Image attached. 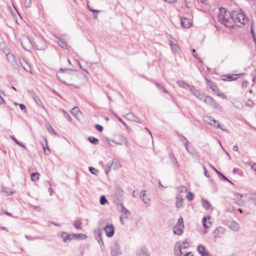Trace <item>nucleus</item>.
<instances>
[{
	"label": "nucleus",
	"mask_w": 256,
	"mask_h": 256,
	"mask_svg": "<svg viewBox=\"0 0 256 256\" xmlns=\"http://www.w3.org/2000/svg\"><path fill=\"white\" fill-rule=\"evenodd\" d=\"M218 18L219 22L228 28H232L234 24L241 27L246 22L245 16L241 10L230 12L223 8H219Z\"/></svg>",
	"instance_id": "f257e3e1"
},
{
	"label": "nucleus",
	"mask_w": 256,
	"mask_h": 256,
	"mask_svg": "<svg viewBox=\"0 0 256 256\" xmlns=\"http://www.w3.org/2000/svg\"><path fill=\"white\" fill-rule=\"evenodd\" d=\"M57 77L61 82L67 85L74 86L76 88L79 87L78 86L70 82H76L78 78V74L76 71L68 68H60L57 74Z\"/></svg>",
	"instance_id": "f03ea898"
},
{
	"label": "nucleus",
	"mask_w": 256,
	"mask_h": 256,
	"mask_svg": "<svg viewBox=\"0 0 256 256\" xmlns=\"http://www.w3.org/2000/svg\"><path fill=\"white\" fill-rule=\"evenodd\" d=\"M190 246V244L187 240L184 242H177L174 247V254L176 256H180L184 252V250Z\"/></svg>",
	"instance_id": "7ed1b4c3"
},
{
	"label": "nucleus",
	"mask_w": 256,
	"mask_h": 256,
	"mask_svg": "<svg viewBox=\"0 0 256 256\" xmlns=\"http://www.w3.org/2000/svg\"><path fill=\"white\" fill-rule=\"evenodd\" d=\"M184 228V220L182 218H180L178 219L176 224L173 228L174 233L176 235L180 236L183 233Z\"/></svg>",
	"instance_id": "20e7f679"
},
{
	"label": "nucleus",
	"mask_w": 256,
	"mask_h": 256,
	"mask_svg": "<svg viewBox=\"0 0 256 256\" xmlns=\"http://www.w3.org/2000/svg\"><path fill=\"white\" fill-rule=\"evenodd\" d=\"M110 250L112 256H117L122 254L120 246L117 241H114L111 243Z\"/></svg>",
	"instance_id": "39448f33"
},
{
	"label": "nucleus",
	"mask_w": 256,
	"mask_h": 256,
	"mask_svg": "<svg viewBox=\"0 0 256 256\" xmlns=\"http://www.w3.org/2000/svg\"><path fill=\"white\" fill-rule=\"evenodd\" d=\"M20 42L21 46L26 50H29L32 46V42L28 36H22L20 38Z\"/></svg>",
	"instance_id": "423d86ee"
},
{
	"label": "nucleus",
	"mask_w": 256,
	"mask_h": 256,
	"mask_svg": "<svg viewBox=\"0 0 256 256\" xmlns=\"http://www.w3.org/2000/svg\"><path fill=\"white\" fill-rule=\"evenodd\" d=\"M194 4L198 10H202L208 5L207 0H194Z\"/></svg>",
	"instance_id": "0eeeda50"
},
{
	"label": "nucleus",
	"mask_w": 256,
	"mask_h": 256,
	"mask_svg": "<svg viewBox=\"0 0 256 256\" xmlns=\"http://www.w3.org/2000/svg\"><path fill=\"white\" fill-rule=\"evenodd\" d=\"M190 92L192 94L194 95L201 100H203V98H204V96H205L204 92L196 90L194 86L190 88Z\"/></svg>",
	"instance_id": "6e6552de"
},
{
	"label": "nucleus",
	"mask_w": 256,
	"mask_h": 256,
	"mask_svg": "<svg viewBox=\"0 0 256 256\" xmlns=\"http://www.w3.org/2000/svg\"><path fill=\"white\" fill-rule=\"evenodd\" d=\"M104 230L108 237H112L114 232V228L112 224H109L106 225L104 228Z\"/></svg>",
	"instance_id": "1a4fd4ad"
},
{
	"label": "nucleus",
	"mask_w": 256,
	"mask_h": 256,
	"mask_svg": "<svg viewBox=\"0 0 256 256\" xmlns=\"http://www.w3.org/2000/svg\"><path fill=\"white\" fill-rule=\"evenodd\" d=\"M224 228L222 226H219L216 228L214 232V240H216L217 238L222 237L224 234Z\"/></svg>",
	"instance_id": "9d476101"
},
{
	"label": "nucleus",
	"mask_w": 256,
	"mask_h": 256,
	"mask_svg": "<svg viewBox=\"0 0 256 256\" xmlns=\"http://www.w3.org/2000/svg\"><path fill=\"white\" fill-rule=\"evenodd\" d=\"M6 56L8 60L11 63L13 67L14 68H17L18 66V64L15 60V57L14 55L12 54L10 52L6 54Z\"/></svg>",
	"instance_id": "9b49d317"
},
{
	"label": "nucleus",
	"mask_w": 256,
	"mask_h": 256,
	"mask_svg": "<svg viewBox=\"0 0 256 256\" xmlns=\"http://www.w3.org/2000/svg\"><path fill=\"white\" fill-rule=\"evenodd\" d=\"M197 250L201 256H210L206 250V248L202 244H199L197 247Z\"/></svg>",
	"instance_id": "f8f14e48"
},
{
	"label": "nucleus",
	"mask_w": 256,
	"mask_h": 256,
	"mask_svg": "<svg viewBox=\"0 0 256 256\" xmlns=\"http://www.w3.org/2000/svg\"><path fill=\"white\" fill-rule=\"evenodd\" d=\"M170 45L174 53L178 52L180 50V47L176 40L170 42Z\"/></svg>",
	"instance_id": "ddd939ff"
},
{
	"label": "nucleus",
	"mask_w": 256,
	"mask_h": 256,
	"mask_svg": "<svg viewBox=\"0 0 256 256\" xmlns=\"http://www.w3.org/2000/svg\"><path fill=\"white\" fill-rule=\"evenodd\" d=\"M204 121L208 124H209L216 126V124L218 122L216 120H214L212 117L210 116H206L204 117Z\"/></svg>",
	"instance_id": "4468645a"
},
{
	"label": "nucleus",
	"mask_w": 256,
	"mask_h": 256,
	"mask_svg": "<svg viewBox=\"0 0 256 256\" xmlns=\"http://www.w3.org/2000/svg\"><path fill=\"white\" fill-rule=\"evenodd\" d=\"M138 256H150V254L146 248H140L137 251Z\"/></svg>",
	"instance_id": "2eb2a0df"
},
{
	"label": "nucleus",
	"mask_w": 256,
	"mask_h": 256,
	"mask_svg": "<svg viewBox=\"0 0 256 256\" xmlns=\"http://www.w3.org/2000/svg\"><path fill=\"white\" fill-rule=\"evenodd\" d=\"M60 236L64 242H68L72 239L71 236L66 232H62Z\"/></svg>",
	"instance_id": "dca6fc26"
},
{
	"label": "nucleus",
	"mask_w": 256,
	"mask_h": 256,
	"mask_svg": "<svg viewBox=\"0 0 256 256\" xmlns=\"http://www.w3.org/2000/svg\"><path fill=\"white\" fill-rule=\"evenodd\" d=\"M182 26L184 28H188L190 26V20L187 18H181Z\"/></svg>",
	"instance_id": "f3484780"
},
{
	"label": "nucleus",
	"mask_w": 256,
	"mask_h": 256,
	"mask_svg": "<svg viewBox=\"0 0 256 256\" xmlns=\"http://www.w3.org/2000/svg\"><path fill=\"white\" fill-rule=\"evenodd\" d=\"M176 206L177 208H182V202L184 201V198L180 196V194H178L176 196Z\"/></svg>",
	"instance_id": "a211bd4d"
},
{
	"label": "nucleus",
	"mask_w": 256,
	"mask_h": 256,
	"mask_svg": "<svg viewBox=\"0 0 256 256\" xmlns=\"http://www.w3.org/2000/svg\"><path fill=\"white\" fill-rule=\"evenodd\" d=\"M20 62L24 69L26 71L28 72L30 70V68L28 64L24 59H20Z\"/></svg>",
	"instance_id": "6ab92c4d"
},
{
	"label": "nucleus",
	"mask_w": 256,
	"mask_h": 256,
	"mask_svg": "<svg viewBox=\"0 0 256 256\" xmlns=\"http://www.w3.org/2000/svg\"><path fill=\"white\" fill-rule=\"evenodd\" d=\"M203 100L206 104L210 106L213 105V103L214 101L212 97L208 96H204V98H203Z\"/></svg>",
	"instance_id": "aec40b11"
},
{
	"label": "nucleus",
	"mask_w": 256,
	"mask_h": 256,
	"mask_svg": "<svg viewBox=\"0 0 256 256\" xmlns=\"http://www.w3.org/2000/svg\"><path fill=\"white\" fill-rule=\"evenodd\" d=\"M178 84L180 87L185 88V89H189L190 90V88L193 87V86H190L188 84H186L184 80H178L177 81Z\"/></svg>",
	"instance_id": "412c9836"
},
{
	"label": "nucleus",
	"mask_w": 256,
	"mask_h": 256,
	"mask_svg": "<svg viewBox=\"0 0 256 256\" xmlns=\"http://www.w3.org/2000/svg\"><path fill=\"white\" fill-rule=\"evenodd\" d=\"M36 46L38 50H43L46 48V44L44 41L40 40V42H36Z\"/></svg>",
	"instance_id": "4be33fe9"
},
{
	"label": "nucleus",
	"mask_w": 256,
	"mask_h": 256,
	"mask_svg": "<svg viewBox=\"0 0 256 256\" xmlns=\"http://www.w3.org/2000/svg\"><path fill=\"white\" fill-rule=\"evenodd\" d=\"M124 116L128 120L130 121H136V120H138V118L131 112L127 114Z\"/></svg>",
	"instance_id": "5701e85b"
},
{
	"label": "nucleus",
	"mask_w": 256,
	"mask_h": 256,
	"mask_svg": "<svg viewBox=\"0 0 256 256\" xmlns=\"http://www.w3.org/2000/svg\"><path fill=\"white\" fill-rule=\"evenodd\" d=\"M207 218L210 220V216H208V218L204 217L202 219V224H203V226L205 228H208L210 227V226L212 225L211 222H207Z\"/></svg>",
	"instance_id": "b1692460"
},
{
	"label": "nucleus",
	"mask_w": 256,
	"mask_h": 256,
	"mask_svg": "<svg viewBox=\"0 0 256 256\" xmlns=\"http://www.w3.org/2000/svg\"><path fill=\"white\" fill-rule=\"evenodd\" d=\"M230 228L232 230L235 232H238L240 229L239 224L235 222H232L230 224Z\"/></svg>",
	"instance_id": "393cba45"
},
{
	"label": "nucleus",
	"mask_w": 256,
	"mask_h": 256,
	"mask_svg": "<svg viewBox=\"0 0 256 256\" xmlns=\"http://www.w3.org/2000/svg\"><path fill=\"white\" fill-rule=\"evenodd\" d=\"M202 206L204 208L207 210H209L211 206L210 202L208 200L204 199H202Z\"/></svg>",
	"instance_id": "a878e982"
},
{
	"label": "nucleus",
	"mask_w": 256,
	"mask_h": 256,
	"mask_svg": "<svg viewBox=\"0 0 256 256\" xmlns=\"http://www.w3.org/2000/svg\"><path fill=\"white\" fill-rule=\"evenodd\" d=\"M118 208L120 209V210L125 214L126 215H130V211H128L126 208H124V206H123V204H120L118 207Z\"/></svg>",
	"instance_id": "bb28decb"
},
{
	"label": "nucleus",
	"mask_w": 256,
	"mask_h": 256,
	"mask_svg": "<svg viewBox=\"0 0 256 256\" xmlns=\"http://www.w3.org/2000/svg\"><path fill=\"white\" fill-rule=\"evenodd\" d=\"M178 136L180 137H182L184 139H185V142H184L185 148L188 152H190L189 148H188L189 142H188V140L186 139V138L185 136H184L180 134H178Z\"/></svg>",
	"instance_id": "cd10ccee"
},
{
	"label": "nucleus",
	"mask_w": 256,
	"mask_h": 256,
	"mask_svg": "<svg viewBox=\"0 0 256 256\" xmlns=\"http://www.w3.org/2000/svg\"><path fill=\"white\" fill-rule=\"evenodd\" d=\"M40 174L38 172H33L31 174V180L34 182H36L39 179Z\"/></svg>",
	"instance_id": "c85d7f7f"
},
{
	"label": "nucleus",
	"mask_w": 256,
	"mask_h": 256,
	"mask_svg": "<svg viewBox=\"0 0 256 256\" xmlns=\"http://www.w3.org/2000/svg\"><path fill=\"white\" fill-rule=\"evenodd\" d=\"M234 194L235 198L238 201V204H243V201L242 200L243 195L238 193H235Z\"/></svg>",
	"instance_id": "c756f323"
},
{
	"label": "nucleus",
	"mask_w": 256,
	"mask_h": 256,
	"mask_svg": "<svg viewBox=\"0 0 256 256\" xmlns=\"http://www.w3.org/2000/svg\"><path fill=\"white\" fill-rule=\"evenodd\" d=\"M88 139V140L92 144H94L97 145L99 143V140L98 138H96L94 136H89Z\"/></svg>",
	"instance_id": "7c9ffc66"
},
{
	"label": "nucleus",
	"mask_w": 256,
	"mask_h": 256,
	"mask_svg": "<svg viewBox=\"0 0 256 256\" xmlns=\"http://www.w3.org/2000/svg\"><path fill=\"white\" fill-rule=\"evenodd\" d=\"M34 100L38 106H42V107H44V106L42 105V102L38 96L36 95L34 96Z\"/></svg>",
	"instance_id": "2f4dec72"
},
{
	"label": "nucleus",
	"mask_w": 256,
	"mask_h": 256,
	"mask_svg": "<svg viewBox=\"0 0 256 256\" xmlns=\"http://www.w3.org/2000/svg\"><path fill=\"white\" fill-rule=\"evenodd\" d=\"M100 202L102 205H104L108 202V200L106 199L104 196H102L100 198Z\"/></svg>",
	"instance_id": "473e14b6"
},
{
	"label": "nucleus",
	"mask_w": 256,
	"mask_h": 256,
	"mask_svg": "<svg viewBox=\"0 0 256 256\" xmlns=\"http://www.w3.org/2000/svg\"><path fill=\"white\" fill-rule=\"evenodd\" d=\"M142 201L146 204V206H148L150 205V199L149 198L145 197L142 198Z\"/></svg>",
	"instance_id": "72a5a7b5"
},
{
	"label": "nucleus",
	"mask_w": 256,
	"mask_h": 256,
	"mask_svg": "<svg viewBox=\"0 0 256 256\" xmlns=\"http://www.w3.org/2000/svg\"><path fill=\"white\" fill-rule=\"evenodd\" d=\"M70 112L74 116H76L78 115V113L80 112V110L76 106L71 110Z\"/></svg>",
	"instance_id": "f704fd0d"
},
{
	"label": "nucleus",
	"mask_w": 256,
	"mask_h": 256,
	"mask_svg": "<svg viewBox=\"0 0 256 256\" xmlns=\"http://www.w3.org/2000/svg\"><path fill=\"white\" fill-rule=\"evenodd\" d=\"M58 44L62 48H66L67 44L64 40H60Z\"/></svg>",
	"instance_id": "c9c22d12"
},
{
	"label": "nucleus",
	"mask_w": 256,
	"mask_h": 256,
	"mask_svg": "<svg viewBox=\"0 0 256 256\" xmlns=\"http://www.w3.org/2000/svg\"><path fill=\"white\" fill-rule=\"evenodd\" d=\"M250 200H252V203L256 206V194H252L250 198Z\"/></svg>",
	"instance_id": "e433bc0d"
},
{
	"label": "nucleus",
	"mask_w": 256,
	"mask_h": 256,
	"mask_svg": "<svg viewBox=\"0 0 256 256\" xmlns=\"http://www.w3.org/2000/svg\"><path fill=\"white\" fill-rule=\"evenodd\" d=\"M73 236L77 238H82V239H84V238H85L86 236L84 234H74Z\"/></svg>",
	"instance_id": "4c0bfd02"
},
{
	"label": "nucleus",
	"mask_w": 256,
	"mask_h": 256,
	"mask_svg": "<svg viewBox=\"0 0 256 256\" xmlns=\"http://www.w3.org/2000/svg\"><path fill=\"white\" fill-rule=\"evenodd\" d=\"M62 112L64 113V114L65 116V118L69 121V122H72V118L70 116V114L66 112L65 110H62Z\"/></svg>",
	"instance_id": "58836bf2"
},
{
	"label": "nucleus",
	"mask_w": 256,
	"mask_h": 256,
	"mask_svg": "<svg viewBox=\"0 0 256 256\" xmlns=\"http://www.w3.org/2000/svg\"><path fill=\"white\" fill-rule=\"evenodd\" d=\"M74 227L76 228H81L80 225L81 222L80 220H76L74 222Z\"/></svg>",
	"instance_id": "ea45409f"
},
{
	"label": "nucleus",
	"mask_w": 256,
	"mask_h": 256,
	"mask_svg": "<svg viewBox=\"0 0 256 256\" xmlns=\"http://www.w3.org/2000/svg\"><path fill=\"white\" fill-rule=\"evenodd\" d=\"M10 137L18 145L22 146L24 148H26V146L24 144L20 142L14 136H11Z\"/></svg>",
	"instance_id": "a19ab883"
},
{
	"label": "nucleus",
	"mask_w": 256,
	"mask_h": 256,
	"mask_svg": "<svg viewBox=\"0 0 256 256\" xmlns=\"http://www.w3.org/2000/svg\"><path fill=\"white\" fill-rule=\"evenodd\" d=\"M178 191L180 192H186L187 188L184 186H180L178 188Z\"/></svg>",
	"instance_id": "79ce46f5"
},
{
	"label": "nucleus",
	"mask_w": 256,
	"mask_h": 256,
	"mask_svg": "<svg viewBox=\"0 0 256 256\" xmlns=\"http://www.w3.org/2000/svg\"><path fill=\"white\" fill-rule=\"evenodd\" d=\"M112 164H113V162H110L107 164L108 170H106V174H108V173L109 172L110 170V168H111V167L112 166Z\"/></svg>",
	"instance_id": "37998d69"
},
{
	"label": "nucleus",
	"mask_w": 256,
	"mask_h": 256,
	"mask_svg": "<svg viewBox=\"0 0 256 256\" xmlns=\"http://www.w3.org/2000/svg\"><path fill=\"white\" fill-rule=\"evenodd\" d=\"M215 127H216V128H220L224 132H229L228 130L226 128H223L221 124L218 123V124L216 125Z\"/></svg>",
	"instance_id": "c03bdc74"
},
{
	"label": "nucleus",
	"mask_w": 256,
	"mask_h": 256,
	"mask_svg": "<svg viewBox=\"0 0 256 256\" xmlns=\"http://www.w3.org/2000/svg\"><path fill=\"white\" fill-rule=\"evenodd\" d=\"M24 6L28 8L31 6V0H24Z\"/></svg>",
	"instance_id": "a18cd8bd"
},
{
	"label": "nucleus",
	"mask_w": 256,
	"mask_h": 256,
	"mask_svg": "<svg viewBox=\"0 0 256 256\" xmlns=\"http://www.w3.org/2000/svg\"><path fill=\"white\" fill-rule=\"evenodd\" d=\"M186 198L188 200H192L194 198V195L191 192H189L186 196Z\"/></svg>",
	"instance_id": "49530a36"
},
{
	"label": "nucleus",
	"mask_w": 256,
	"mask_h": 256,
	"mask_svg": "<svg viewBox=\"0 0 256 256\" xmlns=\"http://www.w3.org/2000/svg\"><path fill=\"white\" fill-rule=\"evenodd\" d=\"M14 104L15 105H17V104H18L16 103V102H14ZM18 105H19V106H20V108L22 110L26 112V106L24 104H18Z\"/></svg>",
	"instance_id": "de8ad7c7"
},
{
	"label": "nucleus",
	"mask_w": 256,
	"mask_h": 256,
	"mask_svg": "<svg viewBox=\"0 0 256 256\" xmlns=\"http://www.w3.org/2000/svg\"><path fill=\"white\" fill-rule=\"evenodd\" d=\"M212 106H214V108H216V109L221 110L222 106L218 103L216 102L215 100L214 101Z\"/></svg>",
	"instance_id": "09e8293b"
},
{
	"label": "nucleus",
	"mask_w": 256,
	"mask_h": 256,
	"mask_svg": "<svg viewBox=\"0 0 256 256\" xmlns=\"http://www.w3.org/2000/svg\"><path fill=\"white\" fill-rule=\"evenodd\" d=\"M24 237L28 240H37V239H39V237L38 236H36V237H34V238H32L30 236H28V235H25L24 236Z\"/></svg>",
	"instance_id": "8fccbe9b"
},
{
	"label": "nucleus",
	"mask_w": 256,
	"mask_h": 256,
	"mask_svg": "<svg viewBox=\"0 0 256 256\" xmlns=\"http://www.w3.org/2000/svg\"><path fill=\"white\" fill-rule=\"evenodd\" d=\"M88 168L89 170L92 174H96V172H98V170L96 169L93 167H89Z\"/></svg>",
	"instance_id": "3c124183"
},
{
	"label": "nucleus",
	"mask_w": 256,
	"mask_h": 256,
	"mask_svg": "<svg viewBox=\"0 0 256 256\" xmlns=\"http://www.w3.org/2000/svg\"><path fill=\"white\" fill-rule=\"evenodd\" d=\"M232 103L233 105L238 108H241L242 107V104H239L238 102H232Z\"/></svg>",
	"instance_id": "603ef678"
},
{
	"label": "nucleus",
	"mask_w": 256,
	"mask_h": 256,
	"mask_svg": "<svg viewBox=\"0 0 256 256\" xmlns=\"http://www.w3.org/2000/svg\"><path fill=\"white\" fill-rule=\"evenodd\" d=\"M216 92L217 95L218 96H220L224 98H226V96L224 94L223 92H221L220 90H218Z\"/></svg>",
	"instance_id": "864d4df0"
},
{
	"label": "nucleus",
	"mask_w": 256,
	"mask_h": 256,
	"mask_svg": "<svg viewBox=\"0 0 256 256\" xmlns=\"http://www.w3.org/2000/svg\"><path fill=\"white\" fill-rule=\"evenodd\" d=\"M171 161H172V164L176 166H178V162L176 160V159L174 157H172V160H171Z\"/></svg>",
	"instance_id": "5fc2aeb1"
},
{
	"label": "nucleus",
	"mask_w": 256,
	"mask_h": 256,
	"mask_svg": "<svg viewBox=\"0 0 256 256\" xmlns=\"http://www.w3.org/2000/svg\"><path fill=\"white\" fill-rule=\"evenodd\" d=\"M95 128L100 132H102V130H104L103 127L102 126L99 125L98 124H96L95 126Z\"/></svg>",
	"instance_id": "6e6d98bb"
},
{
	"label": "nucleus",
	"mask_w": 256,
	"mask_h": 256,
	"mask_svg": "<svg viewBox=\"0 0 256 256\" xmlns=\"http://www.w3.org/2000/svg\"><path fill=\"white\" fill-rule=\"evenodd\" d=\"M146 190H142L140 192V197L142 200V198L146 197Z\"/></svg>",
	"instance_id": "4d7b16f0"
},
{
	"label": "nucleus",
	"mask_w": 256,
	"mask_h": 256,
	"mask_svg": "<svg viewBox=\"0 0 256 256\" xmlns=\"http://www.w3.org/2000/svg\"><path fill=\"white\" fill-rule=\"evenodd\" d=\"M248 165L251 166L252 170L256 172V166L255 163L249 162Z\"/></svg>",
	"instance_id": "13d9d810"
},
{
	"label": "nucleus",
	"mask_w": 256,
	"mask_h": 256,
	"mask_svg": "<svg viewBox=\"0 0 256 256\" xmlns=\"http://www.w3.org/2000/svg\"><path fill=\"white\" fill-rule=\"evenodd\" d=\"M43 148L45 154L48 155L50 152L49 148L48 146H46V148H45V146H44Z\"/></svg>",
	"instance_id": "bf43d9fd"
},
{
	"label": "nucleus",
	"mask_w": 256,
	"mask_h": 256,
	"mask_svg": "<svg viewBox=\"0 0 256 256\" xmlns=\"http://www.w3.org/2000/svg\"><path fill=\"white\" fill-rule=\"evenodd\" d=\"M246 104L248 106H252L254 105V102L251 100H248L247 101Z\"/></svg>",
	"instance_id": "052dcab7"
},
{
	"label": "nucleus",
	"mask_w": 256,
	"mask_h": 256,
	"mask_svg": "<svg viewBox=\"0 0 256 256\" xmlns=\"http://www.w3.org/2000/svg\"><path fill=\"white\" fill-rule=\"evenodd\" d=\"M48 130L50 133L54 134V135H57L56 132H55V130L53 129V128L52 126H50Z\"/></svg>",
	"instance_id": "680f3d73"
},
{
	"label": "nucleus",
	"mask_w": 256,
	"mask_h": 256,
	"mask_svg": "<svg viewBox=\"0 0 256 256\" xmlns=\"http://www.w3.org/2000/svg\"><path fill=\"white\" fill-rule=\"evenodd\" d=\"M210 167L212 169L214 170L216 172L217 174H218V175L220 174H222V173L220 172L217 169H216L214 166H213L212 165H211L210 164Z\"/></svg>",
	"instance_id": "e2e57ef3"
},
{
	"label": "nucleus",
	"mask_w": 256,
	"mask_h": 256,
	"mask_svg": "<svg viewBox=\"0 0 256 256\" xmlns=\"http://www.w3.org/2000/svg\"><path fill=\"white\" fill-rule=\"evenodd\" d=\"M114 116H115L116 117V118H117L118 119V121H119V122H122V123L123 124V125H124V126H126V123H125V122L122 120L121 118H119V117H118V116H117L116 114H114Z\"/></svg>",
	"instance_id": "0e129e2a"
},
{
	"label": "nucleus",
	"mask_w": 256,
	"mask_h": 256,
	"mask_svg": "<svg viewBox=\"0 0 256 256\" xmlns=\"http://www.w3.org/2000/svg\"><path fill=\"white\" fill-rule=\"evenodd\" d=\"M98 238H100V240H98V242L99 244H104V242L102 240V238L101 237L100 234H99Z\"/></svg>",
	"instance_id": "69168bd1"
},
{
	"label": "nucleus",
	"mask_w": 256,
	"mask_h": 256,
	"mask_svg": "<svg viewBox=\"0 0 256 256\" xmlns=\"http://www.w3.org/2000/svg\"><path fill=\"white\" fill-rule=\"evenodd\" d=\"M219 176H220L223 178L224 180H226L228 182H231L223 174H220Z\"/></svg>",
	"instance_id": "338daca9"
},
{
	"label": "nucleus",
	"mask_w": 256,
	"mask_h": 256,
	"mask_svg": "<svg viewBox=\"0 0 256 256\" xmlns=\"http://www.w3.org/2000/svg\"><path fill=\"white\" fill-rule=\"evenodd\" d=\"M226 76L228 77V80L230 81V80H236V78H234V76Z\"/></svg>",
	"instance_id": "774afa93"
}]
</instances>
